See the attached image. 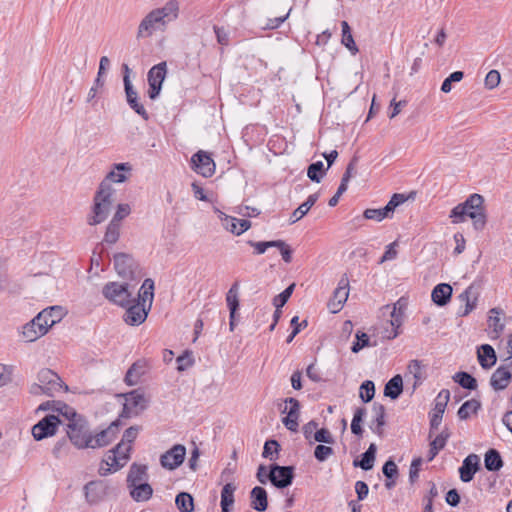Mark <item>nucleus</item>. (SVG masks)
<instances>
[{
    "instance_id": "a878e982",
    "label": "nucleus",
    "mask_w": 512,
    "mask_h": 512,
    "mask_svg": "<svg viewBox=\"0 0 512 512\" xmlns=\"http://www.w3.org/2000/svg\"><path fill=\"white\" fill-rule=\"evenodd\" d=\"M452 291V287L449 284L440 283L436 285L432 290V301L437 306H445L451 300Z\"/></svg>"
},
{
    "instance_id": "423d86ee",
    "label": "nucleus",
    "mask_w": 512,
    "mask_h": 512,
    "mask_svg": "<svg viewBox=\"0 0 512 512\" xmlns=\"http://www.w3.org/2000/svg\"><path fill=\"white\" fill-rule=\"evenodd\" d=\"M129 283L108 282L102 288L103 296L111 303L126 307L132 302V292Z\"/></svg>"
},
{
    "instance_id": "8fccbe9b",
    "label": "nucleus",
    "mask_w": 512,
    "mask_h": 512,
    "mask_svg": "<svg viewBox=\"0 0 512 512\" xmlns=\"http://www.w3.org/2000/svg\"><path fill=\"white\" fill-rule=\"evenodd\" d=\"M480 296L479 287L474 291V293L466 299L464 308H460L457 312V315L460 317H465L470 314L477 306V301Z\"/></svg>"
},
{
    "instance_id": "c756f323",
    "label": "nucleus",
    "mask_w": 512,
    "mask_h": 512,
    "mask_svg": "<svg viewBox=\"0 0 512 512\" xmlns=\"http://www.w3.org/2000/svg\"><path fill=\"white\" fill-rule=\"evenodd\" d=\"M224 227L236 235H241L251 227V222L246 219H237L232 216L225 215L223 218Z\"/></svg>"
},
{
    "instance_id": "b1692460",
    "label": "nucleus",
    "mask_w": 512,
    "mask_h": 512,
    "mask_svg": "<svg viewBox=\"0 0 512 512\" xmlns=\"http://www.w3.org/2000/svg\"><path fill=\"white\" fill-rule=\"evenodd\" d=\"M64 309L61 306H51L43 309L36 316H43L42 320L39 321L40 324L45 326L46 323V333L48 329L52 327L54 324L60 322L64 316Z\"/></svg>"
},
{
    "instance_id": "6e6d98bb",
    "label": "nucleus",
    "mask_w": 512,
    "mask_h": 512,
    "mask_svg": "<svg viewBox=\"0 0 512 512\" xmlns=\"http://www.w3.org/2000/svg\"><path fill=\"white\" fill-rule=\"evenodd\" d=\"M402 316L403 312H396V305H394L393 310L391 312V326H392V332L388 335L389 339H394L398 336L400 328L402 324Z\"/></svg>"
},
{
    "instance_id": "69168bd1",
    "label": "nucleus",
    "mask_w": 512,
    "mask_h": 512,
    "mask_svg": "<svg viewBox=\"0 0 512 512\" xmlns=\"http://www.w3.org/2000/svg\"><path fill=\"white\" fill-rule=\"evenodd\" d=\"M363 217L365 219L375 220L377 222H380L383 219L387 218V216L382 208H378V209L368 208L364 211Z\"/></svg>"
},
{
    "instance_id": "20e7f679",
    "label": "nucleus",
    "mask_w": 512,
    "mask_h": 512,
    "mask_svg": "<svg viewBox=\"0 0 512 512\" xmlns=\"http://www.w3.org/2000/svg\"><path fill=\"white\" fill-rule=\"evenodd\" d=\"M68 386L63 383L57 373L51 369H42L37 374V382L29 387V392L35 396L46 395L54 397L61 391H67Z\"/></svg>"
},
{
    "instance_id": "e433bc0d",
    "label": "nucleus",
    "mask_w": 512,
    "mask_h": 512,
    "mask_svg": "<svg viewBox=\"0 0 512 512\" xmlns=\"http://www.w3.org/2000/svg\"><path fill=\"white\" fill-rule=\"evenodd\" d=\"M237 487L233 483H227L221 490V512H230L231 507L234 505V493Z\"/></svg>"
},
{
    "instance_id": "f704fd0d",
    "label": "nucleus",
    "mask_w": 512,
    "mask_h": 512,
    "mask_svg": "<svg viewBox=\"0 0 512 512\" xmlns=\"http://www.w3.org/2000/svg\"><path fill=\"white\" fill-rule=\"evenodd\" d=\"M154 298V281L150 278L144 280L142 286L140 287L137 300L133 299L134 302H140L145 306L146 302H148V310L151 308V304Z\"/></svg>"
},
{
    "instance_id": "a18cd8bd",
    "label": "nucleus",
    "mask_w": 512,
    "mask_h": 512,
    "mask_svg": "<svg viewBox=\"0 0 512 512\" xmlns=\"http://www.w3.org/2000/svg\"><path fill=\"white\" fill-rule=\"evenodd\" d=\"M175 504L181 512H192L194 509L193 497L187 492H180L175 498Z\"/></svg>"
},
{
    "instance_id": "aec40b11",
    "label": "nucleus",
    "mask_w": 512,
    "mask_h": 512,
    "mask_svg": "<svg viewBox=\"0 0 512 512\" xmlns=\"http://www.w3.org/2000/svg\"><path fill=\"white\" fill-rule=\"evenodd\" d=\"M126 307L123 318L128 325L138 326L146 320L149 310L140 302H134L132 299V302Z\"/></svg>"
},
{
    "instance_id": "58836bf2",
    "label": "nucleus",
    "mask_w": 512,
    "mask_h": 512,
    "mask_svg": "<svg viewBox=\"0 0 512 512\" xmlns=\"http://www.w3.org/2000/svg\"><path fill=\"white\" fill-rule=\"evenodd\" d=\"M503 460L498 450L489 449L484 456V465L488 471L496 472L503 467Z\"/></svg>"
},
{
    "instance_id": "f3484780",
    "label": "nucleus",
    "mask_w": 512,
    "mask_h": 512,
    "mask_svg": "<svg viewBox=\"0 0 512 512\" xmlns=\"http://www.w3.org/2000/svg\"><path fill=\"white\" fill-rule=\"evenodd\" d=\"M124 82V89L126 94V101L129 105V107L135 111L139 116H141L144 120L149 119V114L146 111L143 104L139 102L138 93L133 88V85L130 81V78L128 75H124L123 77Z\"/></svg>"
},
{
    "instance_id": "4c0bfd02",
    "label": "nucleus",
    "mask_w": 512,
    "mask_h": 512,
    "mask_svg": "<svg viewBox=\"0 0 512 512\" xmlns=\"http://www.w3.org/2000/svg\"><path fill=\"white\" fill-rule=\"evenodd\" d=\"M403 392V380L401 375L393 376L384 387V395L393 400L397 399Z\"/></svg>"
},
{
    "instance_id": "2eb2a0df",
    "label": "nucleus",
    "mask_w": 512,
    "mask_h": 512,
    "mask_svg": "<svg viewBox=\"0 0 512 512\" xmlns=\"http://www.w3.org/2000/svg\"><path fill=\"white\" fill-rule=\"evenodd\" d=\"M43 316H35L24 324L20 330V337L24 342H34L46 334V325L40 324Z\"/></svg>"
},
{
    "instance_id": "a211bd4d",
    "label": "nucleus",
    "mask_w": 512,
    "mask_h": 512,
    "mask_svg": "<svg viewBox=\"0 0 512 512\" xmlns=\"http://www.w3.org/2000/svg\"><path fill=\"white\" fill-rule=\"evenodd\" d=\"M132 447L125 445L124 443H118L113 449L109 451V454L105 460L110 462V466L114 468V471H118L126 465L130 459V452Z\"/></svg>"
},
{
    "instance_id": "680f3d73",
    "label": "nucleus",
    "mask_w": 512,
    "mask_h": 512,
    "mask_svg": "<svg viewBox=\"0 0 512 512\" xmlns=\"http://www.w3.org/2000/svg\"><path fill=\"white\" fill-rule=\"evenodd\" d=\"M314 440L319 443L334 444L335 439L326 428H321L314 433Z\"/></svg>"
},
{
    "instance_id": "4468645a",
    "label": "nucleus",
    "mask_w": 512,
    "mask_h": 512,
    "mask_svg": "<svg viewBox=\"0 0 512 512\" xmlns=\"http://www.w3.org/2000/svg\"><path fill=\"white\" fill-rule=\"evenodd\" d=\"M186 455V448L181 444L174 445L171 449L166 451L160 457V463L163 468L168 470H174L179 467Z\"/></svg>"
},
{
    "instance_id": "412c9836",
    "label": "nucleus",
    "mask_w": 512,
    "mask_h": 512,
    "mask_svg": "<svg viewBox=\"0 0 512 512\" xmlns=\"http://www.w3.org/2000/svg\"><path fill=\"white\" fill-rule=\"evenodd\" d=\"M349 295V281L347 277H342L338 283V287L333 293V298L329 302L328 307L332 313L339 312Z\"/></svg>"
},
{
    "instance_id": "5fc2aeb1",
    "label": "nucleus",
    "mask_w": 512,
    "mask_h": 512,
    "mask_svg": "<svg viewBox=\"0 0 512 512\" xmlns=\"http://www.w3.org/2000/svg\"><path fill=\"white\" fill-rule=\"evenodd\" d=\"M408 372L413 375L414 379H415V384L414 386L420 384L422 382V380L424 379V375H423V372H422V369H423V366H422V363L421 361L419 360H411L408 364Z\"/></svg>"
},
{
    "instance_id": "39448f33",
    "label": "nucleus",
    "mask_w": 512,
    "mask_h": 512,
    "mask_svg": "<svg viewBox=\"0 0 512 512\" xmlns=\"http://www.w3.org/2000/svg\"><path fill=\"white\" fill-rule=\"evenodd\" d=\"M66 427L67 436L77 449L88 448L91 433L88 422L83 416L74 418L71 423H67Z\"/></svg>"
},
{
    "instance_id": "bf43d9fd",
    "label": "nucleus",
    "mask_w": 512,
    "mask_h": 512,
    "mask_svg": "<svg viewBox=\"0 0 512 512\" xmlns=\"http://www.w3.org/2000/svg\"><path fill=\"white\" fill-rule=\"evenodd\" d=\"M280 445L276 440L270 439L267 440L263 447L262 456L264 458H269L270 460H275L277 457H274L273 454H278Z\"/></svg>"
},
{
    "instance_id": "338daca9",
    "label": "nucleus",
    "mask_w": 512,
    "mask_h": 512,
    "mask_svg": "<svg viewBox=\"0 0 512 512\" xmlns=\"http://www.w3.org/2000/svg\"><path fill=\"white\" fill-rule=\"evenodd\" d=\"M501 80L500 73L497 70H490L485 77V86L488 89L496 88Z\"/></svg>"
},
{
    "instance_id": "e2e57ef3",
    "label": "nucleus",
    "mask_w": 512,
    "mask_h": 512,
    "mask_svg": "<svg viewBox=\"0 0 512 512\" xmlns=\"http://www.w3.org/2000/svg\"><path fill=\"white\" fill-rule=\"evenodd\" d=\"M369 345V336L364 332H357L356 341L353 343L351 350L358 353L361 349Z\"/></svg>"
},
{
    "instance_id": "dca6fc26",
    "label": "nucleus",
    "mask_w": 512,
    "mask_h": 512,
    "mask_svg": "<svg viewBox=\"0 0 512 512\" xmlns=\"http://www.w3.org/2000/svg\"><path fill=\"white\" fill-rule=\"evenodd\" d=\"M119 428V422H112L106 429H103L99 433L92 435L89 440L88 448L96 449L102 448L110 444L117 436Z\"/></svg>"
},
{
    "instance_id": "72a5a7b5",
    "label": "nucleus",
    "mask_w": 512,
    "mask_h": 512,
    "mask_svg": "<svg viewBox=\"0 0 512 512\" xmlns=\"http://www.w3.org/2000/svg\"><path fill=\"white\" fill-rule=\"evenodd\" d=\"M148 478L147 475V466L140 465L137 463H133L130 466L128 475H127V485H134L137 483L145 482Z\"/></svg>"
},
{
    "instance_id": "5701e85b",
    "label": "nucleus",
    "mask_w": 512,
    "mask_h": 512,
    "mask_svg": "<svg viewBox=\"0 0 512 512\" xmlns=\"http://www.w3.org/2000/svg\"><path fill=\"white\" fill-rule=\"evenodd\" d=\"M132 166L130 163H117L114 164L113 169L106 175L103 181L111 183H123L128 179V175L131 174Z\"/></svg>"
},
{
    "instance_id": "864d4df0",
    "label": "nucleus",
    "mask_w": 512,
    "mask_h": 512,
    "mask_svg": "<svg viewBox=\"0 0 512 512\" xmlns=\"http://www.w3.org/2000/svg\"><path fill=\"white\" fill-rule=\"evenodd\" d=\"M177 370L183 372L194 365V357L191 351L186 350L183 354L177 357Z\"/></svg>"
},
{
    "instance_id": "3c124183",
    "label": "nucleus",
    "mask_w": 512,
    "mask_h": 512,
    "mask_svg": "<svg viewBox=\"0 0 512 512\" xmlns=\"http://www.w3.org/2000/svg\"><path fill=\"white\" fill-rule=\"evenodd\" d=\"M375 395V385L373 381L366 380L360 386L359 396L363 402H370Z\"/></svg>"
},
{
    "instance_id": "c9c22d12",
    "label": "nucleus",
    "mask_w": 512,
    "mask_h": 512,
    "mask_svg": "<svg viewBox=\"0 0 512 512\" xmlns=\"http://www.w3.org/2000/svg\"><path fill=\"white\" fill-rule=\"evenodd\" d=\"M376 451V445L374 443H371L368 449L361 454V459L353 461V465L355 467H360L365 471L371 470L374 466Z\"/></svg>"
},
{
    "instance_id": "f257e3e1",
    "label": "nucleus",
    "mask_w": 512,
    "mask_h": 512,
    "mask_svg": "<svg viewBox=\"0 0 512 512\" xmlns=\"http://www.w3.org/2000/svg\"><path fill=\"white\" fill-rule=\"evenodd\" d=\"M179 15V3L169 0L163 7L151 10L139 23L136 38L151 37L156 31H164L166 26Z\"/></svg>"
},
{
    "instance_id": "9d476101",
    "label": "nucleus",
    "mask_w": 512,
    "mask_h": 512,
    "mask_svg": "<svg viewBox=\"0 0 512 512\" xmlns=\"http://www.w3.org/2000/svg\"><path fill=\"white\" fill-rule=\"evenodd\" d=\"M191 168L203 177H211L215 173V162L205 151H198L191 157Z\"/></svg>"
},
{
    "instance_id": "4d7b16f0",
    "label": "nucleus",
    "mask_w": 512,
    "mask_h": 512,
    "mask_svg": "<svg viewBox=\"0 0 512 512\" xmlns=\"http://www.w3.org/2000/svg\"><path fill=\"white\" fill-rule=\"evenodd\" d=\"M295 288V283L290 284L284 291H282L280 294L274 297L273 299V305L276 308H282L289 298L291 297L293 291Z\"/></svg>"
},
{
    "instance_id": "6ab92c4d",
    "label": "nucleus",
    "mask_w": 512,
    "mask_h": 512,
    "mask_svg": "<svg viewBox=\"0 0 512 512\" xmlns=\"http://www.w3.org/2000/svg\"><path fill=\"white\" fill-rule=\"evenodd\" d=\"M147 404L148 401L144 393L139 389L133 390L125 395L123 411L128 414H138L147 408Z\"/></svg>"
},
{
    "instance_id": "ea45409f",
    "label": "nucleus",
    "mask_w": 512,
    "mask_h": 512,
    "mask_svg": "<svg viewBox=\"0 0 512 512\" xmlns=\"http://www.w3.org/2000/svg\"><path fill=\"white\" fill-rule=\"evenodd\" d=\"M318 198V193L309 195L307 200L302 203L296 210H294L290 217V223L293 224L303 218L311 209V207L317 202Z\"/></svg>"
},
{
    "instance_id": "a19ab883",
    "label": "nucleus",
    "mask_w": 512,
    "mask_h": 512,
    "mask_svg": "<svg viewBox=\"0 0 512 512\" xmlns=\"http://www.w3.org/2000/svg\"><path fill=\"white\" fill-rule=\"evenodd\" d=\"M342 27V39L341 43L351 52L352 55H355L359 49L354 41L351 28L347 21L341 22Z\"/></svg>"
},
{
    "instance_id": "bb28decb",
    "label": "nucleus",
    "mask_w": 512,
    "mask_h": 512,
    "mask_svg": "<svg viewBox=\"0 0 512 512\" xmlns=\"http://www.w3.org/2000/svg\"><path fill=\"white\" fill-rule=\"evenodd\" d=\"M251 507L258 511L264 512L268 507L267 491L260 486L254 487L250 492Z\"/></svg>"
},
{
    "instance_id": "7c9ffc66",
    "label": "nucleus",
    "mask_w": 512,
    "mask_h": 512,
    "mask_svg": "<svg viewBox=\"0 0 512 512\" xmlns=\"http://www.w3.org/2000/svg\"><path fill=\"white\" fill-rule=\"evenodd\" d=\"M104 487L101 482L90 481L84 486L86 501L90 504L98 503L104 495Z\"/></svg>"
},
{
    "instance_id": "cd10ccee",
    "label": "nucleus",
    "mask_w": 512,
    "mask_h": 512,
    "mask_svg": "<svg viewBox=\"0 0 512 512\" xmlns=\"http://www.w3.org/2000/svg\"><path fill=\"white\" fill-rule=\"evenodd\" d=\"M372 410L375 414V418L370 423V429L377 435L383 434V426L386 424L385 415L386 410L384 405L374 402Z\"/></svg>"
},
{
    "instance_id": "c85d7f7f",
    "label": "nucleus",
    "mask_w": 512,
    "mask_h": 512,
    "mask_svg": "<svg viewBox=\"0 0 512 512\" xmlns=\"http://www.w3.org/2000/svg\"><path fill=\"white\" fill-rule=\"evenodd\" d=\"M130 495L136 502L148 501L153 495V489L146 481L128 486Z\"/></svg>"
},
{
    "instance_id": "393cba45",
    "label": "nucleus",
    "mask_w": 512,
    "mask_h": 512,
    "mask_svg": "<svg viewBox=\"0 0 512 512\" xmlns=\"http://www.w3.org/2000/svg\"><path fill=\"white\" fill-rule=\"evenodd\" d=\"M512 379V374L505 366H499L490 378V385L496 391L505 389Z\"/></svg>"
},
{
    "instance_id": "0e129e2a",
    "label": "nucleus",
    "mask_w": 512,
    "mask_h": 512,
    "mask_svg": "<svg viewBox=\"0 0 512 512\" xmlns=\"http://www.w3.org/2000/svg\"><path fill=\"white\" fill-rule=\"evenodd\" d=\"M382 472L387 479H396L398 477V468L395 462L391 459L387 460L383 467Z\"/></svg>"
},
{
    "instance_id": "49530a36",
    "label": "nucleus",
    "mask_w": 512,
    "mask_h": 512,
    "mask_svg": "<svg viewBox=\"0 0 512 512\" xmlns=\"http://www.w3.org/2000/svg\"><path fill=\"white\" fill-rule=\"evenodd\" d=\"M366 416V409L364 407H358L354 411L353 419L351 422V432L354 435L362 436L363 429L361 426L364 417Z\"/></svg>"
},
{
    "instance_id": "9b49d317",
    "label": "nucleus",
    "mask_w": 512,
    "mask_h": 512,
    "mask_svg": "<svg viewBox=\"0 0 512 512\" xmlns=\"http://www.w3.org/2000/svg\"><path fill=\"white\" fill-rule=\"evenodd\" d=\"M294 479V468L292 466H279L273 464L270 466L269 480L280 489L290 486Z\"/></svg>"
},
{
    "instance_id": "f8f14e48",
    "label": "nucleus",
    "mask_w": 512,
    "mask_h": 512,
    "mask_svg": "<svg viewBox=\"0 0 512 512\" xmlns=\"http://www.w3.org/2000/svg\"><path fill=\"white\" fill-rule=\"evenodd\" d=\"M450 399V392L447 389L441 390L436 399H435V405L433 408V412L430 416V432L429 437L432 436V433L438 429L439 425L441 424L443 414L445 412V408L447 406V403Z\"/></svg>"
},
{
    "instance_id": "1a4fd4ad",
    "label": "nucleus",
    "mask_w": 512,
    "mask_h": 512,
    "mask_svg": "<svg viewBox=\"0 0 512 512\" xmlns=\"http://www.w3.org/2000/svg\"><path fill=\"white\" fill-rule=\"evenodd\" d=\"M61 423L58 416L47 415L32 427V435L35 440L40 441L57 432V428Z\"/></svg>"
},
{
    "instance_id": "0eeeda50",
    "label": "nucleus",
    "mask_w": 512,
    "mask_h": 512,
    "mask_svg": "<svg viewBox=\"0 0 512 512\" xmlns=\"http://www.w3.org/2000/svg\"><path fill=\"white\" fill-rule=\"evenodd\" d=\"M114 268L118 276L125 280H139L142 277L138 263L130 254H115Z\"/></svg>"
},
{
    "instance_id": "052dcab7",
    "label": "nucleus",
    "mask_w": 512,
    "mask_h": 512,
    "mask_svg": "<svg viewBox=\"0 0 512 512\" xmlns=\"http://www.w3.org/2000/svg\"><path fill=\"white\" fill-rule=\"evenodd\" d=\"M334 454V450L325 445H317L314 450V456L319 462L326 461L330 456Z\"/></svg>"
},
{
    "instance_id": "79ce46f5",
    "label": "nucleus",
    "mask_w": 512,
    "mask_h": 512,
    "mask_svg": "<svg viewBox=\"0 0 512 512\" xmlns=\"http://www.w3.org/2000/svg\"><path fill=\"white\" fill-rule=\"evenodd\" d=\"M238 291L239 283L235 282L232 284V286L230 287L226 294V302L232 318L234 317V315H236V312L239 308Z\"/></svg>"
},
{
    "instance_id": "13d9d810",
    "label": "nucleus",
    "mask_w": 512,
    "mask_h": 512,
    "mask_svg": "<svg viewBox=\"0 0 512 512\" xmlns=\"http://www.w3.org/2000/svg\"><path fill=\"white\" fill-rule=\"evenodd\" d=\"M463 77L464 73L462 71H454L442 82L441 91L449 93L452 90V83L460 82Z\"/></svg>"
},
{
    "instance_id": "09e8293b",
    "label": "nucleus",
    "mask_w": 512,
    "mask_h": 512,
    "mask_svg": "<svg viewBox=\"0 0 512 512\" xmlns=\"http://www.w3.org/2000/svg\"><path fill=\"white\" fill-rule=\"evenodd\" d=\"M489 313L488 326L493 330L496 336H498V334L504 329V324L501 322L499 317L501 311L498 308H492Z\"/></svg>"
},
{
    "instance_id": "7ed1b4c3",
    "label": "nucleus",
    "mask_w": 512,
    "mask_h": 512,
    "mask_svg": "<svg viewBox=\"0 0 512 512\" xmlns=\"http://www.w3.org/2000/svg\"><path fill=\"white\" fill-rule=\"evenodd\" d=\"M114 194L115 189L107 181L100 183L94 196L92 215L88 218L89 225L94 226L106 220L113 204Z\"/></svg>"
},
{
    "instance_id": "ddd939ff",
    "label": "nucleus",
    "mask_w": 512,
    "mask_h": 512,
    "mask_svg": "<svg viewBox=\"0 0 512 512\" xmlns=\"http://www.w3.org/2000/svg\"><path fill=\"white\" fill-rule=\"evenodd\" d=\"M284 402L286 406L282 413H287V416L282 419V422L288 430L296 432L299 427L300 402L293 397L286 398Z\"/></svg>"
},
{
    "instance_id": "2f4dec72",
    "label": "nucleus",
    "mask_w": 512,
    "mask_h": 512,
    "mask_svg": "<svg viewBox=\"0 0 512 512\" xmlns=\"http://www.w3.org/2000/svg\"><path fill=\"white\" fill-rule=\"evenodd\" d=\"M478 361L483 369H490L497 361L494 348L489 344H483L478 349Z\"/></svg>"
},
{
    "instance_id": "4be33fe9",
    "label": "nucleus",
    "mask_w": 512,
    "mask_h": 512,
    "mask_svg": "<svg viewBox=\"0 0 512 512\" xmlns=\"http://www.w3.org/2000/svg\"><path fill=\"white\" fill-rule=\"evenodd\" d=\"M480 458L476 454H469L462 462L459 468V474L461 481L467 483L470 482L475 473L479 470Z\"/></svg>"
},
{
    "instance_id": "de8ad7c7",
    "label": "nucleus",
    "mask_w": 512,
    "mask_h": 512,
    "mask_svg": "<svg viewBox=\"0 0 512 512\" xmlns=\"http://www.w3.org/2000/svg\"><path fill=\"white\" fill-rule=\"evenodd\" d=\"M324 175L325 168L322 161H316L309 165L307 176L311 181L319 183Z\"/></svg>"
},
{
    "instance_id": "774afa93",
    "label": "nucleus",
    "mask_w": 512,
    "mask_h": 512,
    "mask_svg": "<svg viewBox=\"0 0 512 512\" xmlns=\"http://www.w3.org/2000/svg\"><path fill=\"white\" fill-rule=\"evenodd\" d=\"M130 212H131V208H130L129 204H126V203L118 204L117 210L112 218V221L120 224V222L124 218H126L130 214Z\"/></svg>"
},
{
    "instance_id": "37998d69",
    "label": "nucleus",
    "mask_w": 512,
    "mask_h": 512,
    "mask_svg": "<svg viewBox=\"0 0 512 512\" xmlns=\"http://www.w3.org/2000/svg\"><path fill=\"white\" fill-rule=\"evenodd\" d=\"M481 403L476 399H470L464 402L459 408L457 415L461 420H466L471 414H476L480 409Z\"/></svg>"
},
{
    "instance_id": "603ef678",
    "label": "nucleus",
    "mask_w": 512,
    "mask_h": 512,
    "mask_svg": "<svg viewBox=\"0 0 512 512\" xmlns=\"http://www.w3.org/2000/svg\"><path fill=\"white\" fill-rule=\"evenodd\" d=\"M120 235V224L115 223L114 221H110L107 226L104 241L109 244H114L118 241Z\"/></svg>"
},
{
    "instance_id": "473e14b6",
    "label": "nucleus",
    "mask_w": 512,
    "mask_h": 512,
    "mask_svg": "<svg viewBox=\"0 0 512 512\" xmlns=\"http://www.w3.org/2000/svg\"><path fill=\"white\" fill-rule=\"evenodd\" d=\"M147 368V363L145 360H138L132 364V366L128 369L125 375V382L130 385H136L141 376L145 374Z\"/></svg>"
},
{
    "instance_id": "c03bdc74",
    "label": "nucleus",
    "mask_w": 512,
    "mask_h": 512,
    "mask_svg": "<svg viewBox=\"0 0 512 512\" xmlns=\"http://www.w3.org/2000/svg\"><path fill=\"white\" fill-rule=\"evenodd\" d=\"M453 380L458 383L462 388L468 390H475L477 388L476 379L469 373L460 371L453 376Z\"/></svg>"
},
{
    "instance_id": "f03ea898",
    "label": "nucleus",
    "mask_w": 512,
    "mask_h": 512,
    "mask_svg": "<svg viewBox=\"0 0 512 512\" xmlns=\"http://www.w3.org/2000/svg\"><path fill=\"white\" fill-rule=\"evenodd\" d=\"M449 218L454 224L462 223L470 218L473 228L476 231H482L487 222L483 196L477 193L470 195L463 203L458 204L450 211Z\"/></svg>"
},
{
    "instance_id": "6e6552de",
    "label": "nucleus",
    "mask_w": 512,
    "mask_h": 512,
    "mask_svg": "<svg viewBox=\"0 0 512 512\" xmlns=\"http://www.w3.org/2000/svg\"><path fill=\"white\" fill-rule=\"evenodd\" d=\"M167 64L166 62H160L154 65L147 74L148 80V96L150 99L155 100L162 89V83L166 77Z\"/></svg>"
}]
</instances>
